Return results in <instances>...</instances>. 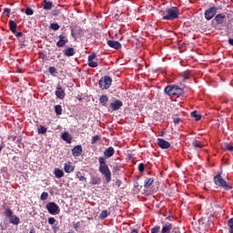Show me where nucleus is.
Returning a JSON list of instances; mask_svg holds the SVG:
<instances>
[{"label":"nucleus","mask_w":233,"mask_h":233,"mask_svg":"<svg viewBox=\"0 0 233 233\" xmlns=\"http://www.w3.org/2000/svg\"><path fill=\"white\" fill-rule=\"evenodd\" d=\"M40 199H41L42 201H46V199H48V194H47L46 192H43V193L41 194Z\"/></svg>","instance_id":"c9c22d12"},{"label":"nucleus","mask_w":233,"mask_h":233,"mask_svg":"<svg viewBox=\"0 0 233 233\" xmlns=\"http://www.w3.org/2000/svg\"><path fill=\"white\" fill-rule=\"evenodd\" d=\"M21 36H23V33L22 32L16 33V37H21Z\"/></svg>","instance_id":"864d4df0"},{"label":"nucleus","mask_w":233,"mask_h":233,"mask_svg":"<svg viewBox=\"0 0 233 233\" xmlns=\"http://www.w3.org/2000/svg\"><path fill=\"white\" fill-rule=\"evenodd\" d=\"M189 74H190L189 72H185V73H184V80L188 79Z\"/></svg>","instance_id":"09e8293b"},{"label":"nucleus","mask_w":233,"mask_h":233,"mask_svg":"<svg viewBox=\"0 0 233 233\" xmlns=\"http://www.w3.org/2000/svg\"><path fill=\"white\" fill-rule=\"evenodd\" d=\"M110 106H111L112 110H114V111L119 110V108H121L123 106V102L121 100H116V101L111 103Z\"/></svg>","instance_id":"ddd939ff"},{"label":"nucleus","mask_w":233,"mask_h":233,"mask_svg":"<svg viewBox=\"0 0 233 233\" xmlns=\"http://www.w3.org/2000/svg\"><path fill=\"white\" fill-rule=\"evenodd\" d=\"M224 20H225V15H223V14L217 15L215 17V21H216L217 25L223 24Z\"/></svg>","instance_id":"f3484780"},{"label":"nucleus","mask_w":233,"mask_h":233,"mask_svg":"<svg viewBox=\"0 0 233 233\" xmlns=\"http://www.w3.org/2000/svg\"><path fill=\"white\" fill-rule=\"evenodd\" d=\"M173 121H174L175 125H179V123H181V118H179V117L174 118Z\"/></svg>","instance_id":"de8ad7c7"},{"label":"nucleus","mask_w":233,"mask_h":233,"mask_svg":"<svg viewBox=\"0 0 233 233\" xmlns=\"http://www.w3.org/2000/svg\"><path fill=\"white\" fill-rule=\"evenodd\" d=\"M116 187H121V180L116 179Z\"/></svg>","instance_id":"3c124183"},{"label":"nucleus","mask_w":233,"mask_h":233,"mask_svg":"<svg viewBox=\"0 0 233 233\" xmlns=\"http://www.w3.org/2000/svg\"><path fill=\"white\" fill-rule=\"evenodd\" d=\"M44 3V10H52L54 4L47 0H43Z\"/></svg>","instance_id":"6ab92c4d"},{"label":"nucleus","mask_w":233,"mask_h":233,"mask_svg":"<svg viewBox=\"0 0 233 233\" xmlns=\"http://www.w3.org/2000/svg\"><path fill=\"white\" fill-rule=\"evenodd\" d=\"M25 14H26L27 15H34V10L31 9V7H26V9H25Z\"/></svg>","instance_id":"4c0bfd02"},{"label":"nucleus","mask_w":233,"mask_h":233,"mask_svg":"<svg viewBox=\"0 0 233 233\" xmlns=\"http://www.w3.org/2000/svg\"><path fill=\"white\" fill-rule=\"evenodd\" d=\"M72 154H73L74 157H79V156H81V154H83V147L81 146H76L72 149Z\"/></svg>","instance_id":"9d476101"},{"label":"nucleus","mask_w":233,"mask_h":233,"mask_svg":"<svg viewBox=\"0 0 233 233\" xmlns=\"http://www.w3.org/2000/svg\"><path fill=\"white\" fill-rule=\"evenodd\" d=\"M55 94L56 97H58V99H65V90H63V87H61V86L57 85Z\"/></svg>","instance_id":"1a4fd4ad"},{"label":"nucleus","mask_w":233,"mask_h":233,"mask_svg":"<svg viewBox=\"0 0 233 233\" xmlns=\"http://www.w3.org/2000/svg\"><path fill=\"white\" fill-rule=\"evenodd\" d=\"M79 181H86V177L81 176L79 177Z\"/></svg>","instance_id":"603ef678"},{"label":"nucleus","mask_w":233,"mask_h":233,"mask_svg":"<svg viewBox=\"0 0 233 233\" xmlns=\"http://www.w3.org/2000/svg\"><path fill=\"white\" fill-rule=\"evenodd\" d=\"M5 215L6 216V218H9L14 216L12 213V209H5Z\"/></svg>","instance_id":"e433bc0d"},{"label":"nucleus","mask_w":233,"mask_h":233,"mask_svg":"<svg viewBox=\"0 0 233 233\" xmlns=\"http://www.w3.org/2000/svg\"><path fill=\"white\" fill-rule=\"evenodd\" d=\"M139 172H145V164L141 163L138 165Z\"/></svg>","instance_id":"a19ab883"},{"label":"nucleus","mask_w":233,"mask_h":233,"mask_svg":"<svg viewBox=\"0 0 233 233\" xmlns=\"http://www.w3.org/2000/svg\"><path fill=\"white\" fill-rule=\"evenodd\" d=\"M101 183V178L97 177H92V185H99Z\"/></svg>","instance_id":"7c9ffc66"},{"label":"nucleus","mask_w":233,"mask_h":233,"mask_svg":"<svg viewBox=\"0 0 233 233\" xmlns=\"http://www.w3.org/2000/svg\"><path fill=\"white\" fill-rule=\"evenodd\" d=\"M216 14H218V7L212 6L210 8H208V10H206V12L204 14L205 19H207V21H210V19H212L214 17V15H216Z\"/></svg>","instance_id":"0eeeda50"},{"label":"nucleus","mask_w":233,"mask_h":233,"mask_svg":"<svg viewBox=\"0 0 233 233\" xmlns=\"http://www.w3.org/2000/svg\"><path fill=\"white\" fill-rule=\"evenodd\" d=\"M99 161V172L106 177V183H110L112 181V172L110 171V168H108V166L106 165V162H105V157H101L98 159Z\"/></svg>","instance_id":"f257e3e1"},{"label":"nucleus","mask_w":233,"mask_h":233,"mask_svg":"<svg viewBox=\"0 0 233 233\" xmlns=\"http://www.w3.org/2000/svg\"><path fill=\"white\" fill-rule=\"evenodd\" d=\"M132 233H137V230L133 229V230H132Z\"/></svg>","instance_id":"6e6d98bb"},{"label":"nucleus","mask_w":233,"mask_h":233,"mask_svg":"<svg viewBox=\"0 0 233 233\" xmlns=\"http://www.w3.org/2000/svg\"><path fill=\"white\" fill-rule=\"evenodd\" d=\"M1 150H3V146H0V152H1Z\"/></svg>","instance_id":"13d9d810"},{"label":"nucleus","mask_w":233,"mask_h":233,"mask_svg":"<svg viewBox=\"0 0 233 233\" xmlns=\"http://www.w3.org/2000/svg\"><path fill=\"white\" fill-rule=\"evenodd\" d=\"M46 208H47L49 214H52L53 216L59 214V212L61 211V209L59 208V206H57V204H56V202H49L46 205Z\"/></svg>","instance_id":"423d86ee"},{"label":"nucleus","mask_w":233,"mask_h":233,"mask_svg":"<svg viewBox=\"0 0 233 233\" xmlns=\"http://www.w3.org/2000/svg\"><path fill=\"white\" fill-rule=\"evenodd\" d=\"M112 86V78L110 76H104L99 81V87L102 90H108Z\"/></svg>","instance_id":"39448f33"},{"label":"nucleus","mask_w":233,"mask_h":233,"mask_svg":"<svg viewBox=\"0 0 233 233\" xmlns=\"http://www.w3.org/2000/svg\"><path fill=\"white\" fill-rule=\"evenodd\" d=\"M29 233H35L34 229H31Z\"/></svg>","instance_id":"4d7b16f0"},{"label":"nucleus","mask_w":233,"mask_h":233,"mask_svg":"<svg viewBox=\"0 0 233 233\" xmlns=\"http://www.w3.org/2000/svg\"><path fill=\"white\" fill-rule=\"evenodd\" d=\"M89 66H91V68H96L97 67V62H93L92 60L89 62Z\"/></svg>","instance_id":"c03bdc74"},{"label":"nucleus","mask_w":233,"mask_h":233,"mask_svg":"<svg viewBox=\"0 0 233 233\" xmlns=\"http://www.w3.org/2000/svg\"><path fill=\"white\" fill-rule=\"evenodd\" d=\"M170 230H172V224H167L162 228L161 233H170Z\"/></svg>","instance_id":"393cba45"},{"label":"nucleus","mask_w":233,"mask_h":233,"mask_svg":"<svg viewBox=\"0 0 233 233\" xmlns=\"http://www.w3.org/2000/svg\"><path fill=\"white\" fill-rule=\"evenodd\" d=\"M99 139V136H94L92 137V139H91V144L94 145L96 143H97V140Z\"/></svg>","instance_id":"58836bf2"},{"label":"nucleus","mask_w":233,"mask_h":233,"mask_svg":"<svg viewBox=\"0 0 233 233\" xmlns=\"http://www.w3.org/2000/svg\"><path fill=\"white\" fill-rule=\"evenodd\" d=\"M108 214L109 213L107 210H103L99 215L100 219H105L106 218H108Z\"/></svg>","instance_id":"2f4dec72"},{"label":"nucleus","mask_w":233,"mask_h":233,"mask_svg":"<svg viewBox=\"0 0 233 233\" xmlns=\"http://www.w3.org/2000/svg\"><path fill=\"white\" fill-rule=\"evenodd\" d=\"M152 183H154V178H147L145 180L144 187L150 188V187L152 186Z\"/></svg>","instance_id":"b1692460"},{"label":"nucleus","mask_w":233,"mask_h":233,"mask_svg":"<svg viewBox=\"0 0 233 233\" xmlns=\"http://www.w3.org/2000/svg\"><path fill=\"white\" fill-rule=\"evenodd\" d=\"M63 10H65V7L61 6L59 8H56L52 11V15L56 17L57 15H60L63 19H65V15L63 14Z\"/></svg>","instance_id":"9b49d317"},{"label":"nucleus","mask_w":233,"mask_h":233,"mask_svg":"<svg viewBox=\"0 0 233 233\" xmlns=\"http://www.w3.org/2000/svg\"><path fill=\"white\" fill-rule=\"evenodd\" d=\"M54 174L57 179L65 176V172L59 168H56Z\"/></svg>","instance_id":"412c9836"},{"label":"nucleus","mask_w":233,"mask_h":233,"mask_svg":"<svg viewBox=\"0 0 233 233\" xmlns=\"http://www.w3.org/2000/svg\"><path fill=\"white\" fill-rule=\"evenodd\" d=\"M96 59V53H91L88 56V61H94Z\"/></svg>","instance_id":"37998d69"},{"label":"nucleus","mask_w":233,"mask_h":233,"mask_svg":"<svg viewBox=\"0 0 233 233\" xmlns=\"http://www.w3.org/2000/svg\"><path fill=\"white\" fill-rule=\"evenodd\" d=\"M228 226L229 227V233H233V218L228 221Z\"/></svg>","instance_id":"473e14b6"},{"label":"nucleus","mask_w":233,"mask_h":233,"mask_svg":"<svg viewBox=\"0 0 233 233\" xmlns=\"http://www.w3.org/2000/svg\"><path fill=\"white\" fill-rule=\"evenodd\" d=\"M58 37L59 41L56 43V46H58V48H63V46L68 43V39L63 35H60Z\"/></svg>","instance_id":"6e6552de"},{"label":"nucleus","mask_w":233,"mask_h":233,"mask_svg":"<svg viewBox=\"0 0 233 233\" xmlns=\"http://www.w3.org/2000/svg\"><path fill=\"white\" fill-rule=\"evenodd\" d=\"M9 219L10 223L13 225H19V218H17L15 215H13Z\"/></svg>","instance_id":"a878e982"},{"label":"nucleus","mask_w":233,"mask_h":233,"mask_svg":"<svg viewBox=\"0 0 233 233\" xmlns=\"http://www.w3.org/2000/svg\"><path fill=\"white\" fill-rule=\"evenodd\" d=\"M48 223H49V225H54V223H56V218H48Z\"/></svg>","instance_id":"49530a36"},{"label":"nucleus","mask_w":233,"mask_h":233,"mask_svg":"<svg viewBox=\"0 0 233 233\" xmlns=\"http://www.w3.org/2000/svg\"><path fill=\"white\" fill-rule=\"evenodd\" d=\"M50 28H52V30H59L60 26H59V24L53 23L50 25Z\"/></svg>","instance_id":"f704fd0d"},{"label":"nucleus","mask_w":233,"mask_h":233,"mask_svg":"<svg viewBox=\"0 0 233 233\" xmlns=\"http://www.w3.org/2000/svg\"><path fill=\"white\" fill-rule=\"evenodd\" d=\"M157 145L160 147V148H170V144L168 141L163 139V138H158L157 139Z\"/></svg>","instance_id":"f8f14e48"},{"label":"nucleus","mask_w":233,"mask_h":233,"mask_svg":"<svg viewBox=\"0 0 233 233\" xmlns=\"http://www.w3.org/2000/svg\"><path fill=\"white\" fill-rule=\"evenodd\" d=\"M160 228H161L159 226H157L151 229V233H157L159 232Z\"/></svg>","instance_id":"79ce46f5"},{"label":"nucleus","mask_w":233,"mask_h":233,"mask_svg":"<svg viewBox=\"0 0 233 233\" xmlns=\"http://www.w3.org/2000/svg\"><path fill=\"white\" fill-rule=\"evenodd\" d=\"M99 103L102 106H106V103H108V96L106 95H103L99 98Z\"/></svg>","instance_id":"aec40b11"},{"label":"nucleus","mask_w":233,"mask_h":233,"mask_svg":"<svg viewBox=\"0 0 233 233\" xmlns=\"http://www.w3.org/2000/svg\"><path fill=\"white\" fill-rule=\"evenodd\" d=\"M108 46L111 48H115L116 50H118V48H121V44L117 41L109 40L107 41Z\"/></svg>","instance_id":"4468645a"},{"label":"nucleus","mask_w":233,"mask_h":233,"mask_svg":"<svg viewBox=\"0 0 233 233\" xmlns=\"http://www.w3.org/2000/svg\"><path fill=\"white\" fill-rule=\"evenodd\" d=\"M9 28L13 34H17V24L14 20L9 21Z\"/></svg>","instance_id":"dca6fc26"},{"label":"nucleus","mask_w":233,"mask_h":233,"mask_svg":"<svg viewBox=\"0 0 233 233\" xmlns=\"http://www.w3.org/2000/svg\"><path fill=\"white\" fill-rule=\"evenodd\" d=\"M215 184L218 185V187H222V188H225V190H230L232 187L228 186L227 181L221 177V175H217L214 177Z\"/></svg>","instance_id":"20e7f679"},{"label":"nucleus","mask_w":233,"mask_h":233,"mask_svg":"<svg viewBox=\"0 0 233 233\" xmlns=\"http://www.w3.org/2000/svg\"><path fill=\"white\" fill-rule=\"evenodd\" d=\"M228 43L230 46H233V38H228Z\"/></svg>","instance_id":"8fccbe9b"},{"label":"nucleus","mask_w":233,"mask_h":233,"mask_svg":"<svg viewBox=\"0 0 233 233\" xmlns=\"http://www.w3.org/2000/svg\"><path fill=\"white\" fill-rule=\"evenodd\" d=\"M223 150H228L229 152H233V146H230L228 143L222 144Z\"/></svg>","instance_id":"bb28decb"},{"label":"nucleus","mask_w":233,"mask_h":233,"mask_svg":"<svg viewBox=\"0 0 233 233\" xmlns=\"http://www.w3.org/2000/svg\"><path fill=\"white\" fill-rule=\"evenodd\" d=\"M114 147H110L104 151V156L106 157H112L114 156Z\"/></svg>","instance_id":"a211bd4d"},{"label":"nucleus","mask_w":233,"mask_h":233,"mask_svg":"<svg viewBox=\"0 0 233 233\" xmlns=\"http://www.w3.org/2000/svg\"><path fill=\"white\" fill-rule=\"evenodd\" d=\"M10 12H11L10 8H5V14H10Z\"/></svg>","instance_id":"5fc2aeb1"},{"label":"nucleus","mask_w":233,"mask_h":233,"mask_svg":"<svg viewBox=\"0 0 233 233\" xmlns=\"http://www.w3.org/2000/svg\"><path fill=\"white\" fill-rule=\"evenodd\" d=\"M64 54H65V56H66L67 57H70V56H74V47H69V48H67V49H66L65 51H64Z\"/></svg>","instance_id":"5701e85b"},{"label":"nucleus","mask_w":233,"mask_h":233,"mask_svg":"<svg viewBox=\"0 0 233 233\" xmlns=\"http://www.w3.org/2000/svg\"><path fill=\"white\" fill-rule=\"evenodd\" d=\"M62 139L64 141H66V143H72V136H70V134L68 133H63Z\"/></svg>","instance_id":"4be33fe9"},{"label":"nucleus","mask_w":233,"mask_h":233,"mask_svg":"<svg viewBox=\"0 0 233 233\" xmlns=\"http://www.w3.org/2000/svg\"><path fill=\"white\" fill-rule=\"evenodd\" d=\"M56 72H57V69H56V67H54V66L49 67V73L51 75L56 74Z\"/></svg>","instance_id":"a18cd8bd"},{"label":"nucleus","mask_w":233,"mask_h":233,"mask_svg":"<svg viewBox=\"0 0 233 233\" xmlns=\"http://www.w3.org/2000/svg\"><path fill=\"white\" fill-rule=\"evenodd\" d=\"M46 127L45 126H40V128H38V134H46Z\"/></svg>","instance_id":"72a5a7b5"},{"label":"nucleus","mask_w":233,"mask_h":233,"mask_svg":"<svg viewBox=\"0 0 233 233\" xmlns=\"http://www.w3.org/2000/svg\"><path fill=\"white\" fill-rule=\"evenodd\" d=\"M165 93L167 94V96H181L183 89L177 86H167L165 88Z\"/></svg>","instance_id":"7ed1b4c3"},{"label":"nucleus","mask_w":233,"mask_h":233,"mask_svg":"<svg viewBox=\"0 0 233 233\" xmlns=\"http://www.w3.org/2000/svg\"><path fill=\"white\" fill-rule=\"evenodd\" d=\"M191 116L195 118V121H199V119H201V115L198 114V111L191 112Z\"/></svg>","instance_id":"c85d7f7f"},{"label":"nucleus","mask_w":233,"mask_h":233,"mask_svg":"<svg viewBox=\"0 0 233 233\" xmlns=\"http://www.w3.org/2000/svg\"><path fill=\"white\" fill-rule=\"evenodd\" d=\"M135 187H137V184H136Z\"/></svg>","instance_id":"052dcab7"},{"label":"nucleus","mask_w":233,"mask_h":233,"mask_svg":"<svg viewBox=\"0 0 233 233\" xmlns=\"http://www.w3.org/2000/svg\"><path fill=\"white\" fill-rule=\"evenodd\" d=\"M159 15H161L162 19H165L167 17V9L159 11Z\"/></svg>","instance_id":"ea45409f"},{"label":"nucleus","mask_w":233,"mask_h":233,"mask_svg":"<svg viewBox=\"0 0 233 233\" xmlns=\"http://www.w3.org/2000/svg\"><path fill=\"white\" fill-rule=\"evenodd\" d=\"M55 112L56 116H61L63 114V107L60 105L55 106Z\"/></svg>","instance_id":"cd10ccee"},{"label":"nucleus","mask_w":233,"mask_h":233,"mask_svg":"<svg viewBox=\"0 0 233 233\" xmlns=\"http://www.w3.org/2000/svg\"><path fill=\"white\" fill-rule=\"evenodd\" d=\"M179 15V9L177 7H170L166 9V16H164V19L167 21H172L174 19H177Z\"/></svg>","instance_id":"f03ea898"},{"label":"nucleus","mask_w":233,"mask_h":233,"mask_svg":"<svg viewBox=\"0 0 233 233\" xmlns=\"http://www.w3.org/2000/svg\"><path fill=\"white\" fill-rule=\"evenodd\" d=\"M192 145L196 148H203V146L201 145V142L199 140H194Z\"/></svg>","instance_id":"c756f323"},{"label":"nucleus","mask_w":233,"mask_h":233,"mask_svg":"<svg viewBox=\"0 0 233 233\" xmlns=\"http://www.w3.org/2000/svg\"><path fill=\"white\" fill-rule=\"evenodd\" d=\"M135 187H137V184H136Z\"/></svg>","instance_id":"bf43d9fd"},{"label":"nucleus","mask_w":233,"mask_h":233,"mask_svg":"<svg viewBox=\"0 0 233 233\" xmlns=\"http://www.w3.org/2000/svg\"><path fill=\"white\" fill-rule=\"evenodd\" d=\"M64 169L66 174H71V172H74L75 167L72 166V163L66 162L64 166Z\"/></svg>","instance_id":"2eb2a0df"}]
</instances>
